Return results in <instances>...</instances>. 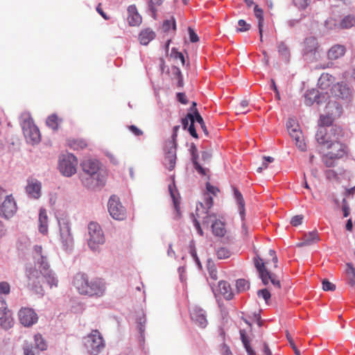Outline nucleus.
Masks as SVG:
<instances>
[{
    "label": "nucleus",
    "instance_id": "nucleus-1",
    "mask_svg": "<svg viewBox=\"0 0 355 355\" xmlns=\"http://www.w3.org/2000/svg\"><path fill=\"white\" fill-rule=\"evenodd\" d=\"M33 257L35 266H27L25 275L27 288L35 294L44 295L42 286L43 279L51 288L58 286L55 274L50 269L47 253L43 251L41 245H36L33 248Z\"/></svg>",
    "mask_w": 355,
    "mask_h": 355
},
{
    "label": "nucleus",
    "instance_id": "nucleus-2",
    "mask_svg": "<svg viewBox=\"0 0 355 355\" xmlns=\"http://www.w3.org/2000/svg\"><path fill=\"white\" fill-rule=\"evenodd\" d=\"M82 172L79 178L82 185L92 191L101 189L105 184V171L101 163L96 159H85L81 164Z\"/></svg>",
    "mask_w": 355,
    "mask_h": 355
},
{
    "label": "nucleus",
    "instance_id": "nucleus-3",
    "mask_svg": "<svg viewBox=\"0 0 355 355\" xmlns=\"http://www.w3.org/2000/svg\"><path fill=\"white\" fill-rule=\"evenodd\" d=\"M342 130L340 127H331L328 131L325 128L320 127L315 134L318 143L329 150L331 156L337 158L343 157L347 153L346 146L340 141Z\"/></svg>",
    "mask_w": 355,
    "mask_h": 355
},
{
    "label": "nucleus",
    "instance_id": "nucleus-4",
    "mask_svg": "<svg viewBox=\"0 0 355 355\" xmlns=\"http://www.w3.org/2000/svg\"><path fill=\"white\" fill-rule=\"evenodd\" d=\"M72 284L80 295L102 297L106 291L105 282L101 278L88 279L86 274L78 272L73 276Z\"/></svg>",
    "mask_w": 355,
    "mask_h": 355
},
{
    "label": "nucleus",
    "instance_id": "nucleus-5",
    "mask_svg": "<svg viewBox=\"0 0 355 355\" xmlns=\"http://www.w3.org/2000/svg\"><path fill=\"white\" fill-rule=\"evenodd\" d=\"M180 125H175L173 129V135L171 137V140H169L165 148V155L164 159V166L168 169L169 171H172L175 166L176 163V148L177 143L176 139L178 136V131L180 130Z\"/></svg>",
    "mask_w": 355,
    "mask_h": 355
},
{
    "label": "nucleus",
    "instance_id": "nucleus-6",
    "mask_svg": "<svg viewBox=\"0 0 355 355\" xmlns=\"http://www.w3.org/2000/svg\"><path fill=\"white\" fill-rule=\"evenodd\" d=\"M20 124L28 143L34 144L40 142V132L39 128L34 124L33 119L28 114L21 116Z\"/></svg>",
    "mask_w": 355,
    "mask_h": 355
},
{
    "label": "nucleus",
    "instance_id": "nucleus-7",
    "mask_svg": "<svg viewBox=\"0 0 355 355\" xmlns=\"http://www.w3.org/2000/svg\"><path fill=\"white\" fill-rule=\"evenodd\" d=\"M83 342L88 352L92 354L100 353L105 347V341L98 330H93L84 338Z\"/></svg>",
    "mask_w": 355,
    "mask_h": 355
},
{
    "label": "nucleus",
    "instance_id": "nucleus-8",
    "mask_svg": "<svg viewBox=\"0 0 355 355\" xmlns=\"http://www.w3.org/2000/svg\"><path fill=\"white\" fill-rule=\"evenodd\" d=\"M88 233L89 236L87 240L88 246L92 250L96 251L99 245L105 242L102 229L98 223L91 222L88 225Z\"/></svg>",
    "mask_w": 355,
    "mask_h": 355
},
{
    "label": "nucleus",
    "instance_id": "nucleus-9",
    "mask_svg": "<svg viewBox=\"0 0 355 355\" xmlns=\"http://www.w3.org/2000/svg\"><path fill=\"white\" fill-rule=\"evenodd\" d=\"M77 164L76 157L73 154L68 153L60 157L58 168L63 175L71 177L76 173Z\"/></svg>",
    "mask_w": 355,
    "mask_h": 355
},
{
    "label": "nucleus",
    "instance_id": "nucleus-10",
    "mask_svg": "<svg viewBox=\"0 0 355 355\" xmlns=\"http://www.w3.org/2000/svg\"><path fill=\"white\" fill-rule=\"evenodd\" d=\"M107 209L110 216L115 220H123L126 217V209L122 205L119 198L115 195L110 196Z\"/></svg>",
    "mask_w": 355,
    "mask_h": 355
},
{
    "label": "nucleus",
    "instance_id": "nucleus-11",
    "mask_svg": "<svg viewBox=\"0 0 355 355\" xmlns=\"http://www.w3.org/2000/svg\"><path fill=\"white\" fill-rule=\"evenodd\" d=\"M286 127L290 136L295 140L297 148L301 151H305L306 146L299 125L295 123L294 119H290L286 123Z\"/></svg>",
    "mask_w": 355,
    "mask_h": 355
},
{
    "label": "nucleus",
    "instance_id": "nucleus-12",
    "mask_svg": "<svg viewBox=\"0 0 355 355\" xmlns=\"http://www.w3.org/2000/svg\"><path fill=\"white\" fill-rule=\"evenodd\" d=\"M58 225L62 248L66 251L69 250L72 248L73 244L69 223L66 219L62 218L58 220Z\"/></svg>",
    "mask_w": 355,
    "mask_h": 355
},
{
    "label": "nucleus",
    "instance_id": "nucleus-13",
    "mask_svg": "<svg viewBox=\"0 0 355 355\" xmlns=\"http://www.w3.org/2000/svg\"><path fill=\"white\" fill-rule=\"evenodd\" d=\"M304 44L303 53L305 59L310 62L316 60L318 58L317 53L319 46L317 39L314 37H306L304 40Z\"/></svg>",
    "mask_w": 355,
    "mask_h": 355
},
{
    "label": "nucleus",
    "instance_id": "nucleus-14",
    "mask_svg": "<svg viewBox=\"0 0 355 355\" xmlns=\"http://www.w3.org/2000/svg\"><path fill=\"white\" fill-rule=\"evenodd\" d=\"M19 320L21 324L29 327L35 324L38 320V316L33 309L23 307L18 313Z\"/></svg>",
    "mask_w": 355,
    "mask_h": 355
},
{
    "label": "nucleus",
    "instance_id": "nucleus-15",
    "mask_svg": "<svg viewBox=\"0 0 355 355\" xmlns=\"http://www.w3.org/2000/svg\"><path fill=\"white\" fill-rule=\"evenodd\" d=\"M329 96L327 93L323 92H320L318 90L312 89L306 91L304 94V103L311 106L314 103L317 104H321L327 101Z\"/></svg>",
    "mask_w": 355,
    "mask_h": 355
},
{
    "label": "nucleus",
    "instance_id": "nucleus-16",
    "mask_svg": "<svg viewBox=\"0 0 355 355\" xmlns=\"http://www.w3.org/2000/svg\"><path fill=\"white\" fill-rule=\"evenodd\" d=\"M191 320L198 327L205 328L207 325L206 312L198 306H193L189 309Z\"/></svg>",
    "mask_w": 355,
    "mask_h": 355
},
{
    "label": "nucleus",
    "instance_id": "nucleus-17",
    "mask_svg": "<svg viewBox=\"0 0 355 355\" xmlns=\"http://www.w3.org/2000/svg\"><path fill=\"white\" fill-rule=\"evenodd\" d=\"M17 211V205L12 196H6L3 202L0 205V215L6 218L12 217Z\"/></svg>",
    "mask_w": 355,
    "mask_h": 355
},
{
    "label": "nucleus",
    "instance_id": "nucleus-18",
    "mask_svg": "<svg viewBox=\"0 0 355 355\" xmlns=\"http://www.w3.org/2000/svg\"><path fill=\"white\" fill-rule=\"evenodd\" d=\"M331 94L336 98L349 100L352 96V90L346 83H338L331 89Z\"/></svg>",
    "mask_w": 355,
    "mask_h": 355
},
{
    "label": "nucleus",
    "instance_id": "nucleus-19",
    "mask_svg": "<svg viewBox=\"0 0 355 355\" xmlns=\"http://www.w3.org/2000/svg\"><path fill=\"white\" fill-rule=\"evenodd\" d=\"M13 320L11 316L10 310L6 306L0 308V325L5 329L12 327Z\"/></svg>",
    "mask_w": 355,
    "mask_h": 355
},
{
    "label": "nucleus",
    "instance_id": "nucleus-20",
    "mask_svg": "<svg viewBox=\"0 0 355 355\" xmlns=\"http://www.w3.org/2000/svg\"><path fill=\"white\" fill-rule=\"evenodd\" d=\"M128 21L130 26H139L142 21L141 15L137 12V9L135 5H130L128 7Z\"/></svg>",
    "mask_w": 355,
    "mask_h": 355
},
{
    "label": "nucleus",
    "instance_id": "nucleus-21",
    "mask_svg": "<svg viewBox=\"0 0 355 355\" xmlns=\"http://www.w3.org/2000/svg\"><path fill=\"white\" fill-rule=\"evenodd\" d=\"M41 183L37 180H28L26 187V193L31 197L37 199L40 197Z\"/></svg>",
    "mask_w": 355,
    "mask_h": 355
},
{
    "label": "nucleus",
    "instance_id": "nucleus-22",
    "mask_svg": "<svg viewBox=\"0 0 355 355\" xmlns=\"http://www.w3.org/2000/svg\"><path fill=\"white\" fill-rule=\"evenodd\" d=\"M345 47L341 44L334 45L327 53L328 59L330 60H337L343 57L345 53Z\"/></svg>",
    "mask_w": 355,
    "mask_h": 355
},
{
    "label": "nucleus",
    "instance_id": "nucleus-23",
    "mask_svg": "<svg viewBox=\"0 0 355 355\" xmlns=\"http://www.w3.org/2000/svg\"><path fill=\"white\" fill-rule=\"evenodd\" d=\"M277 49L281 60H283L285 63H288L290 61L291 53L289 48L285 44V42H277Z\"/></svg>",
    "mask_w": 355,
    "mask_h": 355
},
{
    "label": "nucleus",
    "instance_id": "nucleus-24",
    "mask_svg": "<svg viewBox=\"0 0 355 355\" xmlns=\"http://www.w3.org/2000/svg\"><path fill=\"white\" fill-rule=\"evenodd\" d=\"M218 290L220 293L224 297L225 299L230 300L233 298L234 293L232 291L230 284L225 281H220L218 282Z\"/></svg>",
    "mask_w": 355,
    "mask_h": 355
},
{
    "label": "nucleus",
    "instance_id": "nucleus-25",
    "mask_svg": "<svg viewBox=\"0 0 355 355\" xmlns=\"http://www.w3.org/2000/svg\"><path fill=\"white\" fill-rule=\"evenodd\" d=\"M156 36L155 33L150 28L142 30L139 35V40L142 45H147Z\"/></svg>",
    "mask_w": 355,
    "mask_h": 355
},
{
    "label": "nucleus",
    "instance_id": "nucleus-26",
    "mask_svg": "<svg viewBox=\"0 0 355 355\" xmlns=\"http://www.w3.org/2000/svg\"><path fill=\"white\" fill-rule=\"evenodd\" d=\"M234 196L236 203L239 206V215L241 220L243 221L245 218V201L241 193L236 188L234 189Z\"/></svg>",
    "mask_w": 355,
    "mask_h": 355
},
{
    "label": "nucleus",
    "instance_id": "nucleus-27",
    "mask_svg": "<svg viewBox=\"0 0 355 355\" xmlns=\"http://www.w3.org/2000/svg\"><path fill=\"white\" fill-rule=\"evenodd\" d=\"M334 78L329 73H322L318 79V85L322 91L326 90L334 83Z\"/></svg>",
    "mask_w": 355,
    "mask_h": 355
},
{
    "label": "nucleus",
    "instance_id": "nucleus-28",
    "mask_svg": "<svg viewBox=\"0 0 355 355\" xmlns=\"http://www.w3.org/2000/svg\"><path fill=\"white\" fill-rule=\"evenodd\" d=\"M212 233L214 236L218 237H223L226 233L225 223L218 219L211 225Z\"/></svg>",
    "mask_w": 355,
    "mask_h": 355
},
{
    "label": "nucleus",
    "instance_id": "nucleus-29",
    "mask_svg": "<svg viewBox=\"0 0 355 355\" xmlns=\"http://www.w3.org/2000/svg\"><path fill=\"white\" fill-rule=\"evenodd\" d=\"M254 12L255 17L258 19V28L259 33L260 35V40L263 41V11L261 8H260L257 5H255L254 7Z\"/></svg>",
    "mask_w": 355,
    "mask_h": 355
},
{
    "label": "nucleus",
    "instance_id": "nucleus-30",
    "mask_svg": "<svg viewBox=\"0 0 355 355\" xmlns=\"http://www.w3.org/2000/svg\"><path fill=\"white\" fill-rule=\"evenodd\" d=\"M239 334L241 340L248 355H257L256 352L250 345V340L247 336L245 330L240 329Z\"/></svg>",
    "mask_w": 355,
    "mask_h": 355
},
{
    "label": "nucleus",
    "instance_id": "nucleus-31",
    "mask_svg": "<svg viewBox=\"0 0 355 355\" xmlns=\"http://www.w3.org/2000/svg\"><path fill=\"white\" fill-rule=\"evenodd\" d=\"M48 218L44 209H40L39 214V231L42 234H45L48 231Z\"/></svg>",
    "mask_w": 355,
    "mask_h": 355
},
{
    "label": "nucleus",
    "instance_id": "nucleus-32",
    "mask_svg": "<svg viewBox=\"0 0 355 355\" xmlns=\"http://www.w3.org/2000/svg\"><path fill=\"white\" fill-rule=\"evenodd\" d=\"M199 157L198 151L196 153H194L193 154H191V159L192 162V164L193 165V168L195 170L201 175H206V168H203L200 163L198 162V159Z\"/></svg>",
    "mask_w": 355,
    "mask_h": 355
},
{
    "label": "nucleus",
    "instance_id": "nucleus-33",
    "mask_svg": "<svg viewBox=\"0 0 355 355\" xmlns=\"http://www.w3.org/2000/svg\"><path fill=\"white\" fill-rule=\"evenodd\" d=\"M168 191H169L171 197L173 200L174 207H175V210L177 211V212H178L179 209H180V207H179L180 201H179V198H178L179 194L178 193V191L176 190L174 183L168 185Z\"/></svg>",
    "mask_w": 355,
    "mask_h": 355
},
{
    "label": "nucleus",
    "instance_id": "nucleus-34",
    "mask_svg": "<svg viewBox=\"0 0 355 355\" xmlns=\"http://www.w3.org/2000/svg\"><path fill=\"white\" fill-rule=\"evenodd\" d=\"M35 347L40 351H45L47 349V343L40 334L34 336Z\"/></svg>",
    "mask_w": 355,
    "mask_h": 355
},
{
    "label": "nucleus",
    "instance_id": "nucleus-35",
    "mask_svg": "<svg viewBox=\"0 0 355 355\" xmlns=\"http://www.w3.org/2000/svg\"><path fill=\"white\" fill-rule=\"evenodd\" d=\"M355 26V15H348L345 16L340 22L342 28H350Z\"/></svg>",
    "mask_w": 355,
    "mask_h": 355
},
{
    "label": "nucleus",
    "instance_id": "nucleus-36",
    "mask_svg": "<svg viewBox=\"0 0 355 355\" xmlns=\"http://www.w3.org/2000/svg\"><path fill=\"white\" fill-rule=\"evenodd\" d=\"M304 243L309 245L319 241V236L316 231L309 232L303 236Z\"/></svg>",
    "mask_w": 355,
    "mask_h": 355
},
{
    "label": "nucleus",
    "instance_id": "nucleus-37",
    "mask_svg": "<svg viewBox=\"0 0 355 355\" xmlns=\"http://www.w3.org/2000/svg\"><path fill=\"white\" fill-rule=\"evenodd\" d=\"M164 0H149L148 2V8L151 13V16L155 19L157 7L161 6Z\"/></svg>",
    "mask_w": 355,
    "mask_h": 355
},
{
    "label": "nucleus",
    "instance_id": "nucleus-38",
    "mask_svg": "<svg viewBox=\"0 0 355 355\" xmlns=\"http://www.w3.org/2000/svg\"><path fill=\"white\" fill-rule=\"evenodd\" d=\"M337 157L331 156L330 153H327L322 157V162L327 167H334L336 165Z\"/></svg>",
    "mask_w": 355,
    "mask_h": 355
},
{
    "label": "nucleus",
    "instance_id": "nucleus-39",
    "mask_svg": "<svg viewBox=\"0 0 355 355\" xmlns=\"http://www.w3.org/2000/svg\"><path fill=\"white\" fill-rule=\"evenodd\" d=\"M146 318L144 317H140L137 318V324H138V330L140 334L139 340L140 342L144 341V332H145V323Z\"/></svg>",
    "mask_w": 355,
    "mask_h": 355
},
{
    "label": "nucleus",
    "instance_id": "nucleus-40",
    "mask_svg": "<svg viewBox=\"0 0 355 355\" xmlns=\"http://www.w3.org/2000/svg\"><path fill=\"white\" fill-rule=\"evenodd\" d=\"M346 272L348 275L349 283L351 286L355 285V269L352 263L347 264Z\"/></svg>",
    "mask_w": 355,
    "mask_h": 355
},
{
    "label": "nucleus",
    "instance_id": "nucleus-41",
    "mask_svg": "<svg viewBox=\"0 0 355 355\" xmlns=\"http://www.w3.org/2000/svg\"><path fill=\"white\" fill-rule=\"evenodd\" d=\"M70 147L76 150H78L84 148L87 146V143L83 139H73L72 141H69Z\"/></svg>",
    "mask_w": 355,
    "mask_h": 355
},
{
    "label": "nucleus",
    "instance_id": "nucleus-42",
    "mask_svg": "<svg viewBox=\"0 0 355 355\" xmlns=\"http://www.w3.org/2000/svg\"><path fill=\"white\" fill-rule=\"evenodd\" d=\"M204 203L200 202L199 205L200 206L201 208L206 209L205 213H207L209 209L213 205V198L211 196H209V193H205L204 196Z\"/></svg>",
    "mask_w": 355,
    "mask_h": 355
},
{
    "label": "nucleus",
    "instance_id": "nucleus-43",
    "mask_svg": "<svg viewBox=\"0 0 355 355\" xmlns=\"http://www.w3.org/2000/svg\"><path fill=\"white\" fill-rule=\"evenodd\" d=\"M236 290L239 293L243 292L250 288V283L244 279H239L236 282Z\"/></svg>",
    "mask_w": 355,
    "mask_h": 355
},
{
    "label": "nucleus",
    "instance_id": "nucleus-44",
    "mask_svg": "<svg viewBox=\"0 0 355 355\" xmlns=\"http://www.w3.org/2000/svg\"><path fill=\"white\" fill-rule=\"evenodd\" d=\"M171 28H173V30L176 29V23L174 17H171L170 19H166L163 22L162 25V29L164 32H168L171 29Z\"/></svg>",
    "mask_w": 355,
    "mask_h": 355
},
{
    "label": "nucleus",
    "instance_id": "nucleus-45",
    "mask_svg": "<svg viewBox=\"0 0 355 355\" xmlns=\"http://www.w3.org/2000/svg\"><path fill=\"white\" fill-rule=\"evenodd\" d=\"M58 116L56 114H51L50 115L47 119H46V125L52 128L53 130H55L58 129Z\"/></svg>",
    "mask_w": 355,
    "mask_h": 355
},
{
    "label": "nucleus",
    "instance_id": "nucleus-46",
    "mask_svg": "<svg viewBox=\"0 0 355 355\" xmlns=\"http://www.w3.org/2000/svg\"><path fill=\"white\" fill-rule=\"evenodd\" d=\"M320 121L321 125L319 127V128L320 127H324L328 131L330 130V128L332 127V126H330L332 123V120H331V117H329L328 116H320Z\"/></svg>",
    "mask_w": 355,
    "mask_h": 355
},
{
    "label": "nucleus",
    "instance_id": "nucleus-47",
    "mask_svg": "<svg viewBox=\"0 0 355 355\" xmlns=\"http://www.w3.org/2000/svg\"><path fill=\"white\" fill-rule=\"evenodd\" d=\"M23 352L24 355H31V354H35V349H36L35 347H33V344L28 343V341H25L23 344Z\"/></svg>",
    "mask_w": 355,
    "mask_h": 355
},
{
    "label": "nucleus",
    "instance_id": "nucleus-48",
    "mask_svg": "<svg viewBox=\"0 0 355 355\" xmlns=\"http://www.w3.org/2000/svg\"><path fill=\"white\" fill-rule=\"evenodd\" d=\"M216 255L219 259H227L230 257L231 252L227 248L222 247L218 249Z\"/></svg>",
    "mask_w": 355,
    "mask_h": 355
},
{
    "label": "nucleus",
    "instance_id": "nucleus-49",
    "mask_svg": "<svg viewBox=\"0 0 355 355\" xmlns=\"http://www.w3.org/2000/svg\"><path fill=\"white\" fill-rule=\"evenodd\" d=\"M259 277L261 278L263 284L267 285L270 281L271 273L266 269L259 273Z\"/></svg>",
    "mask_w": 355,
    "mask_h": 355
},
{
    "label": "nucleus",
    "instance_id": "nucleus-50",
    "mask_svg": "<svg viewBox=\"0 0 355 355\" xmlns=\"http://www.w3.org/2000/svg\"><path fill=\"white\" fill-rule=\"evenodd\" d=\"M257 295L259 297H262L266 302H267L271 297L270 293L266 288L259 290L257 291Z\"/></svg>",
    "mask_w": 355,
    "mask_h": 355
},
{
    "label": "nucleus",
    "instance_id": "nucleus-51",
    "mask_svg": "<svg viewBox=\"0 0 355 355\" xmlns=\"http://www.w3.org/2000/svg\"><path fill=\"white\" fill-rule=\"evenodd\" d=\"M311 0H293L294 5L300 9H305L310 3Z\"/></svg>",
    "mask_w": 355,
    "mask_h": 355
},
{
    "label": "nucleus",
    "instance_id": "nucleus-52",
    "mask_svg": "<svg viewBox=\"0 0 355 355\" xmlns=\"http://www.w3.org/2000/svg\"><path fill=\"white\" fill-rule=\"evenodd\" d=\"M192 119L195 121L192 113H188L184 118L182 119L183 129L186 130L188 128L189 123L190 122V123H191Z\"/></svg>",
    "mask_w": 355,
    "mask_h": 355
},
{
    "label": "nucleus",
    "instance_id": "nucleus-53",
    "mask_svg": "<svg viewBox=\"0 0 355 355\" xmlns=\"http://www.w3.org/2000/svg\"><path fill=\"white\" fill-rule=\"evenodd\" d=\"M207 215L203 218V225H209V223L212 224L215 220L217 219L216 215L214 214H209L208 212L205 213Z\"/></svg>",
    "mask_w": 355,
    "mask_h": 355
},
{
    "label": "nucleus",
    "instance_id": "nucleus-54",
    "mask_svg": "<svg viewBox=\"0 0 355 355\" xmlns=\"http://www.w3.org/2000/svg\"><path fill=\"white\" fill-rule=\"evenodd\" d=\"M322 289L325 291H333L336 289V286L327 279H324L322 281Z\"/></svg>",
    "mask_w": 355,
    "mask_h": 355
},
{
    "label": "nucleus",
    "instance_id": "nucleus-55",
    "mask_svg": "<svg viewBox=\"0 0 355 355\" xmlns=\"http://www.w3.org/2000/svg\"><path fill=\"white\" fill-rule=\"evenodd\" d=\"M239 28H237V31L239 32H245L250 29V25L247 24L246 21L243 19H239L238 21Z\"/></svg>",
    "mask_w": 355,
    "mask_h": 355
},
{
    "label": "nucleus",
    "instance_id": "nucleus-56",
    "mask_svg": "<svg viewBox=\"0 0 355 355\" xmlns=\"http://www.w3.org/2000/svg\"><path fill=\"white\" fill-rule=\"evenodd\" d=\"M10 292V284L6 282H0V294L8 295Z\"/></svg>",
    "mask_w": 355,
    "mask_h": 355
},
{
    "label": "nucleus",
    "instance_id": "nucleus-57",
    "mask_svg": "<svg viewBox=\"0 0 355 355\" xmlns=\"http://www.w3.org/2000/svg\"><path fill=\"white\" fill-rule=\"evenodd\" d=\"M343 77L346 79L352 78L355 80V68L352 67L345 71L343 74Z\"/></svg>",
    "mask_w": 355,
    "mask_h": 355
},
{
    "label": "nucleus",
    "instance_id": "nucleus-58",
    "mask_svg": "<svg viewBox=\"0 0 355 355\" xmlns=\"http://www.w3.org/2000/svg\"><path fill=\"white\" fill-rule=\"evenodd\" d=\"M303 220V216L302 215H296L293 216L291 220V224L293 226L297 227L302 224Z\"/></svg>",
    "mask_w": 355,
    "mask_h": 355
},
{
    "label": "nucleus",
    "instance_id": "nucleus-59",
    "mask_svg": "<svg viewBox=\"0 0 355 355\" xmlns=\"http://www.w3.org/2000/svg\"><path fill=\"white\" fill-rule=\"evenodd\" d=\"M188 32H189V40H190L191 42L195 43L199 40V37H198V35L195 33L194 30L192 28L189 27Z\"/></svg>",
    "mask_w": 355,
    "mask_h": 355
},
{
    "label": "nucleus",
    "instance_id": "nucleus-60",
    "mask_svg": "<svg viewBox=\"0 0 355 355\" xmlns=\"http://www.w3.org/2000/svg\"><path fill=\"white\" fill-rule=\"evenodd\" d=\"M194 120L192 119L191 121V123H190V125H189L187 130L189 132V134L191 135V137L197 139L198 138V133L196 132V128H195V125H194Z\"/></svg>",
    "mask_w": 355,
    "mask_h": 355
},
{
    "label": "nucleus",
    "instance_id": "nucleus-61",
    "mask_svg": "<svg viewBox=\"0 0 355 355\" xmlns=\"http://www.w3.org/2000/svg\"><path fill=\"white\" fill-rule=\"evenodd\" d=\"M210 261H209V266H208V270H209V276L210 277L214 279V280H216L217 279V271L214 267V265L212 266H210Z\"/></svg>",
    "mask_w": 355,
    "mask_h": 355
},
{
    "label": "nucleus",
    "instance_id": "nucleus-62",
    "mask_svg": "<svg viewBox=\"0 0 355 355\" xmlns=\"http://www.w3.org/2000/svg\"><path fill=\"white\" fill-rule=\"evenodd\" d=\"M189 253L192 258L198 257L194 241H191L189 245Z\"/></svg>",
    "mask_w": 355,
    "mask_h": 355
},
{
    "label": "nucleus",
    "instance_id": "nucleus-63",
    "mask_svg": "<svg viewBox=\"0 0 355 355\" xmlns=\"http://www.w3.org/2000/svg\"><path fill=\"white\" fill-rule=\"evenodd\" d=\"M206 189L208 191L209 194L211 193L213 195H216V193L219 191L218 189L213 185H211L210 183L207 182L206 184Z\"/></svg>",
    "mask_w": 355,
    "mask_h": 355
},
{
    "label": "nucleus",
    "instance_id": "nucleus-64",
    "mask_svg": "<svg viewBox=\"0 0 355 355\" xmlns=\"http://www.w3.org/2000/svg\"><path fill=\"white\" fill-rule=\"evenodd\" d=\"M211 156V153L209 150H203L201 152V158L205 162H209Z\"/></svg>",
    "mask_w": 355,
    "mask_h": 355
}]
</instances>
